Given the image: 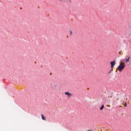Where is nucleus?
<instances>
[{
    "instance_id": "3",
    "label": "nucleus",
    "mask_w": 131,
    "mask_h": 131,
    "mask_svg": "<svg viewBox=\"0 0 131 131\" xmlns=\"http://www.w3.org/2000/svg\"><path fill=\"white\" fill-rule=\"evenodd\" d=\"M110 63L111 65V68L113 69L114 66H115V61H111Z\"/></svg>"
},
{
    "instance_id": "8",
    "label": "nucleus",
    "mask_w": 131,
    "mask_h": 131,
    "mask_svg": "<svg viewBox=\"0 0 131 131\" xmlns=\"http://www.w3.org/2000/svg\"><path fill=\"white\" fill-rule=\"evenodd\" d=\"M113 71V70L112 69V70H110V72H109V73H108L109 74H110V73H111V72Z\"/></svg>"
},
{
    "instance_id": "10",
    "label": "nucleus",
    "mask_w": 131,
    "mask_h": 131,
    "mask_svg": "<svg viewBox=\"0 0 131 131\" xmlns=\"http://www.w3.org/2000/svg\"><path fill=\"white\" fill-rule=\"evenodd\" d=\"M119 55H121V52H119Z\"/></svg>"
},
{
    "instance_id": "1",
    "label": "nucleus",
    "mask_w": 131,
    "mask_h": 131,
    "mask_svg": "<svg viewBox=\"0 0 131 131\" xmlns=\"http://www.w3.org/2000/svg\"><path fill=\"white\" fill-rule=\"evenodd\" d=\"M124 68H125V63L121 61L117 68V70H118L119 72H122V70H124Z\"/></svg>"
},
{
    "instance_id": "9",
    "label": "nucleus",
    "mask_w": 131,
    "mask_h": 131,
    "mask_svg": "<svg viewBox=\"0 0 131 131\" xmlns=\"http://www.w3.org/2000/svg\"><path fill=\"white\" fill-rule=\"evenodd\" d=\"M70 32H71V33H70V35H72V31H70Z\"/></svg>"
},
{
    "instance_id": "7",
    "label": "nucleus",
    "mask_w": 131,
    "mask_h": 131,
    "mask_svg": "<svg viewBox=\"0 0 131 131\" xmlns=\"http://www.w3.org/2000/svg\"><path fill=\"white\" fill-rule=\"evenodd\" d=\"M124 106V107H126L127 106V104L126 103V102H125Z\"/></svg>"
},
{
    "instance_id": "5",
    "label": "nucleus",
    "mask_w": 131,
    "mask_h": 131,
    "mask_svg": "<svg viewBox=\"0 0 131 131\" xmlns=\"http://www.w3.org/2000/svg\"><path fill=\"white\" fill-rule=\"evenodd\" d=\"M41 118L42 120L46 121V117L43 116V114H41Z\"/></svg>"
},
{
    "instance_id": "2",
    "label": "nucleus",
    "mask_w": 131,
    "mask_h": 131,
    "mask_svg": "<svg viewBox=\"0 0 131 131\" xmlns=\"http://www.w3.org/2000/svg\"><path fill=\"white\" fill-rule=\"evenodd\" d=\"M64 95H66V96H67L68 98L72 97V94L68 92H64Z\"/></svg>"
},
{
    "instance_id": "6",
    "label": "nucleus",
    "mask_w": 131,
    "mask_h": 131,
    "mask_svg": "<svg viewBox=\"0 0 131 131\" xmlns=\"http://www.w3.org/2000/svg\"><path fill=\"white\" fill-rule=\"evenodd\" d=\"M104 109V105H102L101 107L100 108V110L102 111Z\"/></svg>"
},
{
    "instance_id": "4",
    "label": "nucleus",
    "mask_w": 131,
    "mask_h": 131,
    "mask_svg": "<svg viewBox=\"0 0 131 131\" xmlns=\"http://www.w3.org/2000/svg\"><path fill=\"white\" fill-rule=\"evenodd\" d=\"M129 56H127L126 57V58H125V62L126 63H128V62H129Z\"/></svg>"
}]
</instances>
